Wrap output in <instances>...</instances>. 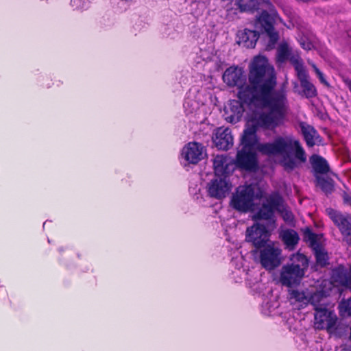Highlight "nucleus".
Here are the masks:
<instances>
[{"label":"nucleus","instance_id":"6ab92c4d","mask_svg":"<svg viewBox=\"0 0 351 351\" xmlns=\"http://www.w3.org/2000/svg\"><path fill=\"white\" fill-rule=\"evenodd\" d=\"M300 128L308 147H311L322 144V138L313 126L302 122L300 123Z\"/></svg>","mask_w":351,"mask_h":351},{"label":"nucleus","instance_id":"f3484780","mask_svg":"<svg viewBox=\"0 0 351 351\" xmlns=\"http://www.w3.org/2000/svg\"><path fill=\"white\" fill-rule=\"evenodd\" d=\"M322 285L324 287H328V288L326 289H322L313 293L310 292L309 304L314 306L315 311H317V308L326 307L328 304L327 296L331 291L332 283L328 280H324Z\"/></svg>","mask_w":351,"mask_h":351},{"label":"nucleus","instance_id":"f03ea898","mask_svg":"<svg viewBox=\"0 0 351 351\" xmlns=\"http://www.w3.org/2000/svg\"><path fill=\"white\" fill-rule=\"evenodd\" d=\"M223 80L230 86H237L239 99L250 108L253 105L270 101L278 95L287 96L285 85L275 89V71L264 56L255 57L250 64L249 84L246 83L243 69L238 66L227 69L223 75Z\"/></svg>","mask_w":351,"mask_h":351},{"label":"nucleus","instance_id":"4468645a","mask_svg":"<svg viewBox=\"0 0 351 351\" xmlns=\"http://www.w3.org/2000/svg\"><path fill=\"white\" fill-rule=\"evenodd\" d=\"M237 167L248 171H253L257 168L258 160L254 150L241 148L238 151L235 160Z\"/></svg>","mask_w":351,"mask_h":351},{"label":"nucleus","instance_id":"dca6fc26","mask_svg":"<svg viewBox=\"0 0 351 351\" xmlns=\"http://www.w3.org/2000/svg\"><path fill=\"white\" fill-rule=\"evenodd\" d=\"M306 238L314 252L317 263L322 267L328 264V256L318 241L319 236L308 232L306 233Z\"/></svg>","mask_w":351,"mask_h":351},{"label":"nucleus","instance_id":"c85d7f7f","mask_svg":"<svg viewBox=\"0 0 351 351\" xmlns=\"http://www.w3.org/2000/svg\"><path fill=\"white\" fill-rule=\"evenodd\" d=\"M90 3V0H71L72 7L77 10L86 9Z\"/></svg>","mask_w":351,"mask_h":351},{"label":"nucleus","instance_id":"c9c22d12","mask_svg":"<svg viewBox=\"0 0 351 351\" xmlns=\"http://www.w3.org/2000/svg\"><path fill=\"white\" fill-rule=\"evenodd\" d=\"M189 101L185 100L184 103V108L186 109V110H188V107H189Z\"/></svg>","mask_w":351,"mask_h":351},{"label":"nucleus","instance_id":"e433bc0d","mask_svg":"<svg viewBox=\"0 0 351 351\" xmlns=\"http://www.w3.org/2000/svg\"><path fill=\"white\" fill-rule=\"evenodd\" d=\"M349 340L351 341V326H350V328Z\"/></svg>","mask_w":351,"mask_h":351},{"label":"nucleus","instance_id":"a211bd4d","mask_svg":"<svg viewBox=\"0 0 351 351\" xmlns=\"http://www.w3.org/2000/svg\"><path fill=\"white\" fill-rule=\"evenodd\" d=\"M213 141L219 149L227 150L233 145V137L230 130L228 128H217Z\"/></svg>","mask_w":351,"mask_h":351},{"label":"nucleus","instance_id":"1a4fd4ad","mask_svg":"<svg viewBox=\"0 0 351 351\" xmlns=\"http://www.w3.org/2000/svg\"><path fill=\"white\" fill-rule=\"evenodd\" d=\"M326 213L339 228L343 240L351 246V216L343 215L331 208H326Z\"/></svg>","mask_w":351,"mask_h":351},{"label":"nucleus","instance_id":"6e6552de","mask_svg":"<svg viewBox=\"0 0 351 351\" xmlns=\"http://www.w3.org/2000/svg\"><path fill=\"white\" fill-rule=\"evenodd\" d=\"M284 210V201L278 193H272L265 198V202L262 204L256 215L259 219H272L275 212Z\"/></svg>","mask_w":351,"mask_h":351},{"label":"nucleus","instance_id":"423d86ee","mask_svg":"<svg viewBox=\"0 0 351 351\" xmlns=\"http://www.w3.org/2000/svg\"><path fill=\"white\" fill-rule=\"evenodd\" d=\"M278 21H280V19L274 8L270 9L269 12L263 11L256 19V28L265 32L269 38L268 49H273L279 38L278 34L274 31V28Z\"/></svg>","mask_w":351,"mask_h":351},{"label":"nucleus","instance_id":"473e14b6","mask_svg":"<svg viewBox=\"0 0 351 351\" xmlns=\"http://www.w3.org/2000/svg\"><path fill=\"white\" fill-rule=\"evenodd\" d=\"M299 42L301 47L305 50H311L314 47L313 44L306 38H301Z\"/></svg>","mask_w":351,"mask_h":351},{"label":"nucleus","instance_id":"5701e85b","mask_svg":"<svg viewBox=\"0 0 351 351\" xmlns=\"http://www.w3.org/2000/svg\"><path fill=\"white\" fill-rule=\"evenodd\" d=\"M289 300L292 304L303 308L309 304L310 291L308 290L293 289L289 291Z\"/></svg>","mask_w":351,"mask_h":351},{"label":"nucleus","instance_id":"b1692460","mask_svg":"<svg viewBox=\"0 0 351 351\" xmlns=\"http://www.w3.org/2000/svg\"><path fill=\"white\" fill-rule=\"evenodd\" d=\"M232 162L225 155H217L213 160V167L215 173L218 176H226L230 172V166H232Z\"/></svg>","mask_w":351,"mask_h":351},{"label":"nucleus","instance_id":"ddd939ff","mask_svg":"<svg viewBox=\"0 0 351 351\" xmlns=\"http://www.w3.org/2000/svg\"><path fill=\"white\" fill-rule=\"evenodd\" d=\"M231 187V184L225 178H217L208 183L206 190L209 196L221 199L228 194Z\"/></svg>","mask_w":351,"mask_h":351},{"label":"nucleus","instance_id":"4be33fe9","mask_svg":"<svg viewBox=\"0 0 351 351\" xmlns=\"http://www.w3.org/2000/svg\"><path fill=\"white\" fill-rule=\"evenodd\" d=\"M332 279L335 282L351 289V265L349 271L343 265H339L334 269L332 272Z\"/></svg>","mask_w":351,"mask_h":351},{"label":"nucleus","instance_id":"4c0bfd02","mask_svg":"<svg viewBox=\"0 0 351 351\" xmlns=\"http://www.w3.org/2000/svg\"><path fill=\"white\" fill-rule=\"evenodd\" d=\"M193 110V108L192 110H189V112H192Z\"/></svg>","mask_w":351,"mask_h":351},{"label":"nucleus","instance_id":"2eb2a0df","mask_svg":"<svg viewBox=\"0 0 351 351\" xmlns=\"http://www.w3.org/2000/svg\"><path fill=\"white\" fill-rule=\"evenodd\" d=\"M243 112L244 107L240 99L230 100L224 107L223 117L227 122L237 123L241 121Z\"/></svg>","mask_w":351,"mask_h":351},{"label":"nucleus","instance_id":"2f4dec72","mask_svg":"<svg viewBox=\"0 0 351 351\" xmlns=\"http://www.w3.org/2000/svg\"><path fill=\"white\" fill-rule=\"evenodd\" d=\"M275 308L271 306L269 302L263 306L262 312L264 315L271 316L275 314Z\"/></svg>","mask_w":351,"mask_h":351},{"label":"nucleus","instance_id":"f8f14e48","mask_svg":"<svg viewBox=\"0 0 351 351\" xmlns=\"http://www.w3.org/2000/svg\"><path fill=\"white\" fill-rule=\"evenodd\" d=\"M206 149L202 144L189 142L182 149L181 157L189 164H197L204 158Z\"/></svg>","mask_w":351,"mask_h":351},{"label":"nucleus","instance_id":"72a5a7b5","mask_svg":"<svg viewBox=\"0 0 351 351\" xmlns=\"http://www.w3.org/2000/svg\"><path fill=\"white\" fill-rule=\"evenodd\" d=\"M279 213H280L282 217H283V219L287 221H291L292 219H293V216H292V214L290 211H289L285 206L284 205V210L282 212H278Z\"/></svg>","mask_w":351,"mask_h":351},{"label":"nucleus","instance_id":"f257e3e1","mask_svg":"<svg viewBox=\"0 0 351 351\" xmlns=\"http://www.w3.org/2000/svg\"><path fill=\"white\" fill-rule=\"evenodd\" d=\"M258 108L248 118L241 143L242 148L258 151L267 156L278 157L287 171H292L306 161V155L300 141L292 135L278 136L270 143H259V128L274 130L283 124L289 110L287 96L278 95L273 99L253 105Z\"/></svg>","mask_w":351,"mask_h":351},{"label":"nucleus","instance_id":"412c9836","mask_svg":"<svg viewBox=\"0 0 351 351\" xmlns=\"http://www.w3.org/2000/svg\"><path fill=\"white\" fill-rule=\"evenodd\" d=\"M258 38V33L254 30L244 29L237 33V43L246 48H254Z\"/></svg>","mask_w":351,"mask_h":351},{"label":"nucleus","instance_id":"7ed1b4c3","mask_svg":"<svg viewBox=\"0 0 351 351\" xmlns=\"http://www.w3.org/2000/svg\"><path fill=\"white\" fill-rule=\"evenodd\" d=\"M263 197L264 191L258 184L241 185L232 194L230 206L240 213H246L254 210V201L261 200Z\"/></svg>","mask_w":351,"mask_h":351},{"label":"nucleus","instance_id":"aec40b11","mask_svg":"<svg viewBox=\"0 0 351 351\" xmlns=\"http://www.w3.org/2000/svg\"><path fill=\"white\" fill-rule=\"evenodd\" d=\"M298 78L306 97L312 98L317 95L315 86L309 81L308 75L304 67L298 69L296 71Z\"/></svg>","mask_w":351,"mask_h":351},{"label":"nucleus","instance_id":"393cba45","mask_svg":"<svg viewBox=\"0 0 351 351\" xmlns=\"http://www.w3.org/2000/svg\"><path fill=\"white\" fill-rule=\"evenodd\" d=\"M310 162L314 171V176L316 178L317 175L324 176L330 172V167L325 158L323 157L314 154L310 158Z\"/></svg>","mask_w":351,"mask_h":351},{"label":"nucleus","instance_id":"cd10ccee","mask_svg":"<svg viewBox=\"0 0 351 351\" xmlns=\"http://www.w3.org/2000/svg\"><path fill=\"white\" fill-rule=\"evenodd\" d=\"M237 3L242 11H251L258 8V0H237Z\"/></svg>","mask_w":351,"mask_h":351},{"label":"nucleus","instance_id":"7c9ffc66","mask_svg":"<svg viewBox=\"0 0 351 351\" xmlns=\"http://www.w3.org/2000/svg\"><path fill=\"white\" fill-rule=\"evenodd\" d=\"M320 82L326 86H328L327 81L326 80L323 73L316 66L314 63L311 64Z\"/></svg>","mask_w":351,"mask_h":351},{"label":"nucleus","instance_id":"a878e982","mask_svg":"<svg viewBox=\"0 0 351 351\" xmlns=\"http://www.w3.org/2000/svg\"><path fill=\"white\" fill-rule=\"evenodd\" d=\"M280 237L286 247L290 250H293L299 241L298 233L291 229L282 230L280 233Z\"/></svg>","mask_w":351,"mask_h":351},{"label":"nucleus","instance_id":"f704fd0d","mask_svg":"<svg viewBox=\"0 0 351 351\" xmlns=\"http://www.w3.org/2000/svg\"><path fill=\"white\" fill-rule=\"evenodd\" d=\"M344 202L346 204H348L350 206L351 204V197L349 196V195H346L344 197Z\"/></svg>","mask_w":351,"mask_h":351},{"label":"nucleus","instance_id":"bb28decb","mask_svg":"<svg viewBox=\"0 0 351 351\" xmlns=\"http://www.w3.org/2000/svg\"><path fill=\"white\" fill-rule=\"evenodd\" d=\"M315 179L317 186H319L325 193H332L334 189V183L331 178L317 175Z\"/></svg>","mask_w":351,"mask_h":351},{"label":"nucleus","instance_id":"9d476101","mask_svg":"<svg viewBox=\"0 0 351 351\" xmlns=\"http://www.w3.org/2000/svg\"><path fill=\"white\" fill-rule=\"evenodd\" d=\"M287 60L293 65L295 71L304 66L298 51L293 49L287 42H282L277 48L276 61L281 64Z\"/></svg>","mask_w":351,"mask_h":351},{"label":"nucleus","instance_id":"39448f33","mask_svg":"<svg viewBox=\"0 0 351 351\" xmlns=\"http://www.w3.org/2000/svg\"><path fill=\"white\" fill-rule=\"evenodd\" d=\"M338 319L334 311L324 307L317 308L315 313V327L317 329H326L337 337H341L345 330V326L338 323Z\"/></svg>","mask_w":351,"mask_h":351},{"label":"nucleus","instance_id":"0eeeda50","mask_svg":"<svg viewBox=\"0 0 351 351\" xmlns=\"http://www.w3.org/2000/svg\"><path fill=\"white\" fill-rule=\"evenodd\" d=\"M259 263L266 270H273L282 262V250L279 245L272 241L258 248Z\"/></svg>","mask_w":351,"mask_h":351},{"label":"nucleus","instance_id":"c756f323","mask_svg":"<svg viewBox=\"0 0 351 351\" xmlns=\"http://www.w3.org/2000/svg\"><path fill=\"white\" fill-rule=\"evenodd\" d=\"M340 312L351 317V298L342 301L339 304Z\"/></svg>","mask_w":351,"mask_h":351},{"label":"nucleus","instance_id":"9b49d317","mask_svg":"<svg viewBox=\"0 0 351 351\" xmlns=\"http://www.w3.org/2000/svg\"><path fill=\"white\" fill-rule=\"evenodd\" d=\"M269 237L270 233L266 227L259 223L248 227L245 232L246 241L252 243L257 249L269 243Z\"/></svg>","mask_w":351,"mask_h":351},{"label":"nucleus","instance_id":"20e7f679","mask_svg":"<svg viewBox=\"0 0 351 351\" xmlns=\"http://www.w3.org/2000/svg\"><path fill=\"white\" fill-rule=\"evenodd\" d=\"M308 259L299 252L292 254L290 263L285 264L279 271L278 282L282 286L292 287L298 285L308 267Z\"/></svg>","mask_w":351,"mask_h":351}]
</instances>
